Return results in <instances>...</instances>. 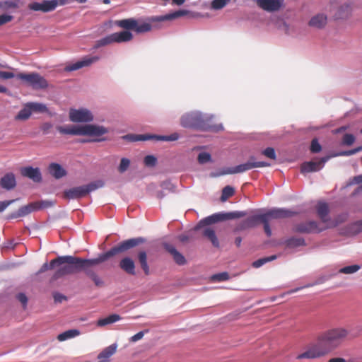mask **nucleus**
Here are the masks:
<instances>
[{"label": "nucleus", "mask_w": 362, "mask_h": 362, "mask_svg": "<svg viewBox=\"0 0 362 362\" xmlns=\"http://www.w3.org/2000/svg\"><path fill=\"white\" fill-rule=\"evenodd\" d=\"M144 238L141 237L127 239L120 242L108 251L100 253L96 257L91 259H83L72 255L59 256L52 259L49 264L47 262L44 263L39 272H46L57 269H61V272L85 271L100 266L108 262L115 255L124 253L144 243Z\"/></svg>", "instance_id": "nucleus-1"}, {"label": "nucleus", "mask_w": 362, "mask_h": 362, "mask_svg": "<svg viewBox=\"0 0 362 362\" xmlns=\"http://www.w3.org/2000/svg\"><path fill=\"white\" fill-rule=\"evenodd\" d=\"M349 332L343 327H335L320 333L315 342L308 346L307 349L298 354L296 358L315 359L324 357L337 349L348 336Z\"/></svg>", "instance_id": "nucleus-2"}, {"label": "nucleus", "mask_w": 362, "mask_h": 362, "mask_svg": "<svg viewBox=\"0 0 362 362\" xmlns=\"http://www.w3.org/2000/svg\"><path fill=\"white\" fill-rule=\"evenodd\" d=\"M215 115L204 112L199 110H192L184 112L180 117V124L185 129H191L202 132H217L223 130L222 124H211L210 122Z\"/></svg>", "instance_id": "nucleus-3"}, {"label": "nucleus", "mask_w": 362, "mask_h": 362, "mask_svg": "<svg viewBox=\"0 0 362 362\" xmlns=\"http://www.w3.org/2000/svg\"><path fill=\"white\" fill-rule=\"evenodd\" d=\"M104 182L101 180L90 182L88 185L74 187L64 191V197L69 199H76L85 197L88 193L103 187Z\"/></svg>", "instance_id": "nucleus-4"}, {"label": "nucleus", "mask_w": 362, "mask_h": 362, "mask_svg": "<svg viewBox=\"0 0 362 362\" xmlns=\"http://www.w3.org/2000/svg\"><path fill=\"white\" fill-rule=\"evenodd\" d=\"M16 78L21 80L25 85L34 89H42L48 86L47 81L37 73H20Z\"/></svg>", "instance_id": "nucleus-5"}, {"label": "nucleus", "mask_w": 362, "mask_h": 362, "mask_svg": "<svg viewBox=\"0 0 362 362\" xmlns=\"http://www.w3.org/2000/svg\"><path fill=\"white\" fill-rule=\"evenodd\" d=\"M317 212L322 222L325 224V228H332L337 226L339 223L343 222L346 216H339L336 220H332L329 216V207L325 202H319L317 205Z\"/></svg>", "instance_id": "nucleus-6"}, {"label": "nucleus", "mask_w": 362, "mask_h": 362, "mask_svg": "<svg viewBox=\"0 0 362 362\" xmlns=\"http://www.w3.org/2000/svg\"><path fill=\"white\" fill-rule=\"evenodd\" d=\"M69 118L74 123H88L93 121L94 116L87 108H71L69 111Z\"/></svg>", "instance_id": "nucleus-7"}, {"label": "nucleus", "mask_w": 362, "mask_h": 362, "mask_svg": "<svg viewBox=\"0 0 362 362\" xmlns=\"http://www.w3.org/2000/svg\"><path fill=\"white\" fill-rule=\"evenodd\" d=\"M349 4L342 0H329L325 11L332 13L336 18H341L348 11Z\"/></svg>", "instance_id": "nucleus-8"}, {"label": "nucleus", "mask_w": 362, "mask_h": 362, "mask_svg": "<svg viewBox=\"0 0 362 362\" xmlns=\"http://www.w3.org/2000/svg\"><path fill=\"white\" fill-rule=\"evenodd\" d=\"M109 132L107 127L93 124H82L81 136H101Z\"/></svg>", "instance_id": "nucleus-9"}, {"label": "nucleus", "mask_w": 362, "mask_h": 362, "mask_svg": "<svg viewBox=\"0 0 362 362\" xmlns=\"http://www.w3.org/2000/svg\"><path fill=\"white\" fill-rule=\"evenodd\" d=\"M332 156H325L317 160L305 162L301 165V173H308L320 170Z\"/></svg>", "instance_id": "nucleus-10"}, {"label": "nucleus", "mask_w": 362, "mask_h": 362, "mask_svg": "<svg viewBox=\"0 0 362 362\" xmlns=\"http://www.w3.org/2000/svg\"><path fill=\"white\" fill-rule=\"evenodd\" d=\"M57 6L58 2L56 0H44L42 2H33L28 4L29 9L44 13L52 11Z\"/></svg>", "instance_id": "nucleus-11"}, {"label": "nucleus", "mask_w": 362, "mask_h": 362, "mask_svg": "<svg viewBox=\"0 0 362 362\" xmlns=\"http://www.w3.org/2000/svg\"><path fill=\"white\" fill-rule=\"evenodd\" d=\"M259 221H261L264 224V232L267 234V235L268 237H270L272 234V229L269 224V220L268 218H267L265 216L259 214V215L251 216V217L248 218L245 221V225L246 226L252 227V226H255L256 223Z\"/></svg>", "instance_id": "nucleus-12"}, {"label": "nucleus", "mask_w": 362, "mask_h": 362, "mask_svg": "<svg viewBox=\"0 0 362 362\" xmlns=\"http://www.w3.org/2000/svg\"><path fill=\"white\" fill-rule=\"evenodd\" d=\"M327 23V16L324 12H319L311 16L308 21V25L317 30L325 28Z\"/></svg>", "instance_id": "nucleus-13"}, {"label": "nucleus", "mask_w": 362, "mask_h": 362, "mask_svg": "<svg viewBox=\"0 0 362 362\" xmlns=\"http://www.w3.org/2000/svg\"><path fill=\"white\" fill-rule=\"evenodd\" d=\"M98 57H86L83 58L82 59L75 62L72 63L71 64L67 65L64 70L66 71H73L78 70L79 69H81L85 66H88L93 63L97 62L98 60Z\"/></svg>", "instance_id": "nucleus-14"}, {"label": "nucleus", "mask_w": 362, "mask_h": 362, "mask_svg": "<svg viewBox=\"0 0 362 362\" xmlns=\"http://www.w3.org/2000/svg\"><path fill=\"white\" fill-rule=\"evenodd\" d=\"M57 131L62 134L81 136L82 124H66L58 126Z\"/></svg>", "instance_id": "nucleus-15"}, {"label": "nucleus", "mask_w": 362, "mask_h": 362, "mask_svg": "<svg viewBox=\"0 0 362 362\" xmlns=\"http://www.w3.org/2000/svg\"><path fill=\"white\" fill-rule=\"evenodd\" d=\"M226 220L225 213L215 214L209 216L202 221L194 228V230H199L204 227H209V225L215 223L219 221Z\"/></svg>", "instance_id": "nucleus-16"}, {"label": "nucleus", "mask_w": 362, "mask_h": 362, "mask_svg": "<svg viewBox=\"0 0 362 362\" xmlns=\"http://www.w3.org/2000/svg\"><path fill=\"white\" fill-rule=\"evenodd\" d=\"M226 220L225 213L215 214L209 216L202 221L194 228V230H199L204 227H209V225L215 223L219 221Z\"/></svg>", "instance_id": "nucleus-17"}, {"label": "nucleus", "mask_w": 362, "mask_h": 362, "mask_svg": "<svg viewBox=\"0 0 362 362\" xmlns=\"http://www.w3.org/2000/svg\"><path fill=\"white\" fill-rule=\"evenodd\" d=\"M293 214V212L286 209H272L268 211L265 214H262V215L265 216L269 220L273 218H282L286 217L291 216Z\"/></svg>", "instance_id": "nucleus-18"}, {"label": "nucleus", "mask_w": 362, "mask_h": 362, "mask_svg": "<svg viewBox=\"0 0 362 362\" xmlns=\"http://www.w3.org/2000/svg\"><path fill=\"white\" fill-rule=\"evenodd\" d=\"M21 175L32 180L35 182H40L42 180V175L38 168L24 167L21 170Z\"/></svg>", "instance_id": "nucleus-19"}, {"label": "nucleus", "mask_w": 362, "mask_h": 362, "mask_svg": "<svg viewBox=\"0 0 362 362\" xmlns=\"http://www.w3.org/2000/svg\"><path fill=\"white\" fill-rule=\"evenodd\" d=\"M259 7L267 11H277L281 6L280 0H256Z\"/></svg>", "instance_id": "nucleus-20"}, {"label": "nucleus", "mask_w": 362, "mask_h": 362, "mask_svg": "<svg viewBox=\"0 0 362 362\" xmlns=\"http://www.w3.org/2000/svg\"><path fill=\"white\" fill-rule=\"evenodd\" d=\"M245 172V168L244 167V164H240L235 167H228L222 169L218 173H211V177H219L225 175H231V174H236V173H242Z\"/></svg>", "instance_id": "nucleus-21"}, {"label": "nucleus", "mask_w": 362, "mask_h": 362, "mask_svg": "<svg viewBox=\"0 0 362 362\" xmlns=\"http://www.w3.org/2000/svg\"><path fill=\"white\" fill-rule=\"evenodd\" d=\"M324 228H319L317 222L314 221H310L306 223L300 224L298 226V230L301 233H319L321 232Z\"/></svg>", "instance_id": "nucleus-22"}, {"label": "nucleus", "mask_w": 362, "mask_h": 362, "mask_svg": "<svg viewBox=\"0 0 362 362\" xmlns=\"http://www.w3.org/2000/svg\"><path fill=\"white\" fill-rule=\"evenodd\" d=\"M2 188L10 190L15 187L16 185V177L13 173H8L3 176L0 181Z\"/></svg>", "instance_id": "nucleus-23"}, {"label": "nucleus", "mask_w": 362, "mask_h": 362, "mask_svg": "<svg viewBox=\"0 0 362 362\" xmlns=\"http://www.w3.org/2000/svg\"><path fill=\"white\" fill-rule=\"evenodd\" d=\"M37 210V204L35 202L29 204L26 206H22L20 208L16 213L11 214L9 217L11 218H16L18 217H23L33 211Z\"/></svg>", "instance_id": "nucleus-24"}, {"label": "nucleus", "mask_w": 362, "mask_h": 362, "mask_svg": "<svg viewBox=\"0 0 362 362\" xmlns=\"http://www.w3.org/2000/svg\"><path fill=\"white\" fill-rule=\"evenodd\" d=\"M49 173L56 179H60L66 175V170L58 163H52L49 166Z\"/></svg>", "instance_id": "nucleus-25"}, {"label": "nucleus", "mask_w": 362, "mask_h": 362, "mask_svg": "<svg viewBox=\"0 0 362 362\" xmlns=\"http://www.w3.org/2000/svg\"><path fill=\"white\" fill-rule=\"evenodd\" d=\"M164 247L173 257L174 260L178 264H183L185 262V257L177 251L174 246L168 243H165Z\"/></svg>", "instance_id": "nucleus-26"}, {"label": "nucleus", "mask_w": 362, "mask_h": 362, "mask_svg": "<svg viewBox=\"0 0 362 362\" xmlns=\"http://www.w3.org/2000/svg\"><path fill=\"white\" fill-rule=\"evenodd\" d=\"M32 115V112L28 103H26L23 107L15 116L14 119L16 121H25L28 119Z\"/></svg>", "instance_id": "nucleus-27"}, {"label": "nucleus", "mask_w": 362, "mask_h": 362, "mask_svg": "<svg viewBox=\"0 0 362 362\" xmlns=\"http://www.w3.org/2000/svg\"><path fill=\"white\" fill-rule=\"evenodd\" d=\"M117 344H113L107 347H106L99 355L98 358L101 360L103 362H105L107 359L112 356L117 350Z\"/></svg>", "instance_id": "nucleus-28"}, {"label": "nucleus", "mask_w": 362, "mask_h": 362, "mask_svg": "<svg viewBox=\"0 0 362 362\" xmlns=\"http://www.w3.org/2000/svg\"><path fill=\"white\" fill-rule=\"evenodd\" d=\"M119 267L124 272H134L135 268L134 262L129 257H125L120 260Z\"/></svg>", "instance_id": "nucleus-29"}, {"label": "nucleus", "mask_w": 362, "mask_h": 362, "mask_svg": "<svg viewBox=\"0 0 362 362\" xmlns=\"http://www.w3.org/2000/svg\"><path fill=\"white\" fill-rule=\"evenodd\" d=\"M203 228V235L211 242L214 247H219V242L216 236L215 231L210 227H204Z\"/></svg>", "instance_id": "nucleus-30"}, {"label": "nucleus", "mask_w": 362, "mask_h": 362, "mask_svg": "<svg viewBox=\"0 0 362 362\" xmlns=\"http://www.w3.org/2000/svg\"><path fill=\"white\" fill-rule=\"evenodd\" d=\"M115 42H124L132 40V34L127 30L113 33Z\"/></svg>", "instance_id": "nucleus-31"}, {"label": "nucleus", "mask_w": 362, "mask_h": 362, "mask_svg": "<svg viewBox=\"0 0 362 362\" xmlns=\"http://www.w3.org/2000/svg\"><path fill=\"white\" fill-rule=\"evenodd\" d=\"M121 320L120 315L118 314H112L107 317L102 318L98 320L97 325L98 327H103L110 324H112Z\"/></svg>", "instance_id": "nucleus-32"}, {"label": "nucleus", "mask_w": 362, "mask_h": 362, "mask_svg": "<svg viewBox=\"0 0 362 362\" xmlns=\"http://www.w3.org/2000/svg\"><path fill=\"white\" fill-rule=\"evenodd\" d=\"M188 13H189V11L187 10H179V11H176L173 13L166 14V15L160 16L158 18V21H170V20L175 19L179 17L185 16Z\"/></svg>", "instance_id": "nucleus-33"}, {"label": "nucleus", "mask_w": 362, "mask_h": 362, "mask_svg": "<svg viewBox=\"0 0 362 362\" xmlns=\"http://www.w3.org/2000/svg\"><path fill=\"white\" fill-rule=\"evenodd\" d=\"M115 24L124 29L134 30L135 26L136 25V20L134 18L123 19L117 21Z\"/></svg>", "instance_id": "nucleus-34"}, {"label": "nucleus", "mask_w": 362, "mask_h": 362, "mask_svg": "<svg viewBox=\"0 0 362 362\" xmlns=\"http://www.w3.org/2000/svg\"><path fill=\"white\" fill-rule=\"evenodd\" d=\"M245 168V171L250 170L255 168H263L269 166L270 164L263 161H255L254 158H251L248 161L243 163Z\"/></svg>", "instance_id": "nucleus-35"}, {"label": "nucleus", "mask_w": 362, "mask_h": 362, "mask_svg": "<svg viewBox=\"0 0 362 362\" xmlns=\"http://www.w3.org/2000/svg\"><path fill=\"white\" fill-rule=\"evenodd\" d=\"M151 136L152 139H155L157 141H175L180 139V135L177 132H174L167 136L151 134Z\"/></svg>", "instance_id": "nucleus-36"}, {"label": "nucleus", "mask_w": 362, "mask_h": 362, "mask_svg": "<svg viewBox=\"0 0 362 362\" xmlns=\"http://www.w3.org/2000/svg\"><path fill=\"white\" fill-rule=\"evenodd\" d=\"M122 138L130 141H147L152 139L151 134H127Z\"/></svg>", "instance_id": "nucleus-37"}, {"label": "nucleus", "mask_w": 362, "mask_h": 362, "mask_svg": "<svg viewBox=\"0 0 362 362\" xmlns=\"http://www.w3.org/2000/svg\"><path fill=\"white\" fill-rule=\"evenodd\" d=\"M80 334V332L78 329H69L64 332L59 334L57 336V339L60 341H65L68 339L75 337Z\"/></svg>", "instance_id": "nucleus-38"}, {"label": "nucleus", "mask_w": 362, "mask_h": 362, "mask_svg": "<svg viewBox=\"0 0 362 362\" xmlns=\"http://www.w3.org/2000/svg\"><path fill=\"white\" fill-rule=\"evenodd\" d=\"M285 243L288 247L294 248L305 245V240L301 238H291L286 240Z\"/></svg>", "instance_id": "nucleus-39"}, {"label": "nucleus", "mask_w": 362, "mask_h": 362, "mask_svg": "<svg viewBox=\"0 0 362 362\" xmlns=\"http://www.w3.org/2000/svg\"><path fill=\"white\" fill-rule=\"evenodd\" d=\"M138 259L144 272H148L149 268L147 263V255L146 252H139L138 254Z\"/></svg>", "instance_id": "nucleus-40"}, {"label": "nucleus", "mask_w": 362, "mask_h": 362, "mask_svg": "<svg viewBox=\"0 0 362 362\" xmlns=\"http://www.w3.org/2000/svg\"><path fill=\"white\" fill-rule=\"evenodd\" d=\"M89 278L94 282L96 286L102 287L105 286L103 278L99 275V273H87Z\"/></svg>", "instance_id": "nucleus-41"}, {"label": "nucleus", "mask_w": 362, "mask_h": 362, "mask_svg": "<svg viewBox=\"0 0 362 362\" xmlns=\"http://www.w3.org/2000/svg\"><path fill=\"white\" fill-rule=\"evenodd\" d=\"M31 112H45L47 111V108L45 104L39 103H28Z\"/></svg>", "instance_id": "nucleus-42"}, {"label": "nucleus", "mask_w": 362, "mask_h": 362, "mask_svg": "<svg viewBox=\"0 0 362 362\" xmlns=\"http://www.w3.org/2000/svg\"><path fill=\"white\" fill-rule=\"evenodd\" d=\"M19 0L4 1L0 2V8L7 10L8 8H17L19 6Z\"/></svg>", "instance_id": "nucleus-43"}, {"label": "nucleus", "mask_w": 362, "mask_h": 362, "mask_svg": "<svg viewBox=\"0 0 362 362\" xmlns=\"http://www.w3.org/2000/svg\"><path fill=\"white\" fill-rule=\"evenodd\" d=\"M115 42L113 33L97 41L95 47H100Z\"/></svg>", "instance_id": "nucleus-44"}, {"label": "nucleus", "mask_w": 362, "mask_h": 362, "mask_svg": "<svg viewBox=\"0 0 362 362\" xmlns=\"http://www.w3.org/2000/svg\"><path fill=\"white\" fill-rule=\"evenodd\" d=\"M229 279L228 273H216L210 277L212 282L224 281Z\"/></svg>", "instance_id": "nucleus-45"}, {"label": "nucleus", "mask_w": 362, "mask_h": 362, "mask_svg": "<svg viewBox=\"0 0 362 362\" xmlns=\"http://www.w3.org/2000/svg\"><path fill=\"white\" fill-rule=\"evenodd\" d=\"M151 29V25L148 23H139L136 21V25L134 28V30L137 33H145L148 32Z\"/></svg>", "instance_id": "nucleus-46"}, {"label": "nucleus", "mask_w": 362, "mask_h": 362, "mask_svg": "<svg viewBox=\"0 0 362 362\" xmlns=\"http://www.w3.org/2000/svg\"><path fill=\"white\" fill-rule=\"evenodd\" d=\"M234 193V189L230 186H226L223 189L222 195L221 197V201L225 202L228 198L231 197Z\"/></svg>", "instance_id": "nucleus-47"}, {"label": "nucleus", "mask_w": 362, "mask_h": 362, "mask_svg": "<svg viewBox=\"0 0 362 362\" xmlns=\"http://www.w3.org/2000/svg\"><path fill=\"white\" fill-rule=\"evenodd\" d=\"M131 161L129 158H122L118 166V171L120 173H124L129 167Z\"/></svg>", "instance_id": "nucleus-48"}, {"label": "nucleus", "mask_w": 362, "mask_h": 362, "mask_svg": "<svg viewBox=\"0 0 362 362\" xmlns=\"http://www.w3.org/2000/svg\"><path fill=\"white\" fill-rule=\"evenodd\" d=\"M356 138L351 134H345L342 138L341 144L344 146H351L355 142Z\"/></svg>", "instance_id": "nucleus-49"}, {"label": "nucleus", "mask_w": 362, "mask_h": 362, "mask_svg": "<svg viewBox=\"0 0 362 362\" xmlns=\"http://www.w3.org/2000/svg\"><path fill=\"white\" fill-rule=\"evenodd\" d=\"M197 160L200 164H204L211 161V156L210 153L207 152H201L198 155Z\"/></svg>", "instance_id": "nucleus-50"}, {"label": "nucleus", "mask_w": 362, "mask_h": 362, "mask_svg": "<svg viewBox=\"0 0 362 362\" xmlns=\"http://www.w3.org/2000/svg\"><path fill=\"white\" fill-rule=\"evenodd\" d=\"M230 0H214L211 3V7L214 9L218 10L223 8Z\"/></svg>", "instance_id": "nucleus-51"}, {"label": "nucleus", "mask_w": 362, "mask_h": 362, "mask_svg": "<svg viewBox=\"0 0 362 362\" xmlns=\"http://www.w3.org/2000/svg\"><path fill=\"white\" fill-rule=\"evenodd\" d=\"M274 259H275V256H271L269 257L261 258L258 260L255 261L252 263V265L255 268H259L261 266H262L264 264H265L266 262H268Z\"/></svg>", "instance_id": "nucleus-52"}, {"label": "nucleus", "mask_w": 362, "mask_h": 362, "mask_svg": "<svg viewBox=\"0 0 362 362\" xmlns=\"http://www.w3.org/2000/svg\"><path fill=\"white\" fill-rule=\"evenodd\" d=\"M245 215V213L243 211H233L229 213H225L226 220L227 219H233L243 217Z\"/></svg>", "instance_id": "nucleus-53"}, {"label": "nucleus", "mask_w": 362, "mask_h": 362, "mask_svg": "<svg viewBox=\"0 0 362 362\" xmlns=\"http://www.w3.org/2000/svg\"><path fill=\"white\" fill-rule=\"evenodd\" d=\"M362 269L361 264H353L341 268L338 272H358Z\"/></svg>", "instance_id": "nucleus-54"}, {"label": "nucleus", "mask_w": 362, "mask_h": 362, "mask_svg": "<svg viewBox=\"0 0 362 362\" xmlns=\"http://www.w3.org/2000/svg\"><path fill=\"white\" fill-rule=\"evenodd\" d=\"M35 203L37 204V210L40 209L49 208V207L54 206V202L51 200H42L39 202H35Z\"/></svg>", "instance_id": "nucleus-55"}, {"label": "nucleus", "mask_w": 362, "mask_h": 362, "mask_svg": "<svg viewBox=\"0 0 362 362\" xmlns=\"http://www.w3.org/2000/svg\"><path fill=\"white\" fill-rule=\"evenodd\" d=\"M19 264L16 262H6L1 265V269L3 270H13V269H18Z\"/></svg>", "instance_id": "nucleus-56"}, {"label": "nucleus", "mask_w": 362, "mask_h": 362, "mask_svg": "<svg viewBox=\"0 0 362 362\" xmlns=\"http://www.w3.org/2000/svg\"><path fill=\"white\" fill-rule=\"evenodd\" d=\"M322 150L321 145L317 139H313L310 145V151L313 153H319Z\"/></svg>", "instance_id": "nucleus-57"}, {"label": "nucleus", "mask_w": 362, "mask_h": 362, "mask_svg": "<svg viewBox=\"0 0 362 362\" xmlns=\"http://www.w3.org/2000/svg\"><path fill=\"white\" fill-rule=\"evenodd\" d=\"M144 163L148 167L154 166L156 163V158L151 155L146 156L144 158Z\"/></svg>", "instance_id": "nucleus-58"}, {"label": "nucleus", "mask_w": 362, "mask_h": 362, "mask_svg": "<svg viewBox=\"0 0 362 362\" xmlns=\"http://www.w3.org/2000/svg\"><path fill=\"white\" fill-rule=\"evenodd\" d=\"M356 153H357V151H356V149L355 148H353V149L349 150V151H341V152L337 153L334 154L332 156L333 157H337V156H350L354 155Z\"/></svg>", "instance_id": "nucleus-59"}, {"label": "nucleus", "mask_w": 362, "mask_h": 362, "mask_svg": "<svg viewBox=\"0 0 362 362\" xmlns=\"http://www.w3.org/2000/svg\"><path fill=\"white\" fill-rule=\"evenodd\" d=\"M263 154L271 158V159H275L276 158V153H275V151L273 148H267L264 151H263Z\"/></svg>", "instance_id": "nucleus-60"}, {"label": "nucleus", "mask_w": 362, "mask_h": 362, "mask_svg": "<svg viewBox=\"0 0 362 362\" xmlns=\"http://www.w3.org/2000/svg\"><path fill=\"white\" fill-rule=\"evenodd\" d=\"M16 298L21 303L23 308H25L28 303V298L23 293H19L16 296Z\"/></svg>", "instance_id": "nucleus-61"}, {"label": "nucleus", "mask_w": 362, "mask_h": 362, "mask_svg": "<svg viewBox=\"0 0 362 362\" xmlns=\"http://www.w3.org/2000/svg\"><path fill=\"white\" fill-rule=\"evenodd\" d=\"M13 19V16L8 14H2L0 15V25H2L4 24H6L10 21H11Z\"/></svg>", "instance_id": "nucleus-62"}, {"label": "nucleus", "mask_w": 362, "mask_h": 362, "mask_svg": "<svg viewBox=\"0 0 362 362\" xmlns=\"http://www.w3.org/2000/svg\"><path fill=\"white\" fill-rule=\"evenodd\" d=\"M161 187L164 189L169 191H174L175 189V185L170 181H165L161 184Z\"/></svg>", "instance_id": "nucleus-63"}, {"label": "nucleus", "mask_w": 362, "mask_h": 362, "mask_svg": "<svg viewBox=\"0 0 362 362\" xmlns=\"http://www.w3.org/2000/svg\"><path fill=\"white\" fill-rule=\"evenodd\" d=\"M353 183L361 184L358 187V191H362V174L354 177L353 179Z\"/></svg>", "instance_id": "nucleus-64"}]
</instances>
